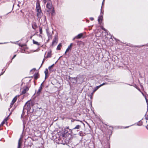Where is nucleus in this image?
Masks as SVG:
<instances>
[{
	"mask_svg": "<svg viewBox=\"0 0 148 148\" xmlns=\"http://www.w3.org/2000/svg\"><path fill=\"white\" fill-rule=\"evenodd\" d=\"M36 11L37 12L36 16H37V20L40 21L41 17L43 16V13L40 5V2L38 0H37L36 3Z\"/></svg>",
	"mask_w": 148,
	"mask_h": 148,
	"instance_id": "1",
	"label": "nucleus"
},
{
	"mask_svg": "<svg viewBox=\"0 0 148 148\" xmlns=\"http://www.w3.org/2000/svg\"><path fill=\"white\" fill-rule=\"evenodd\" d=\"M58 37L57 35H55L54 38L53 40L51 45L53 46L56 45L58 42Z\"/></svg>",
	"mask_w": 148,
	"mask_h": 148,
	"instance_id": "2",
	"label": "nucleus"
},
{
	"mask_svg": "<svg viewBox=\"0 0 148 148\" xmlns=\"http://www.w3.org/2000/svg\"><path fill=\"white\" fill-rule=\"evenodd\" d=\"M52 4L50 1H48L46 5V7L49 9H50L52 7Z\"/></svg>",
	"mask_w": 148,
	"mask_h": 148,
	"instance_id": "3",
	"label": "nucleus"
},
{
	"mask_svg": "<svg viewBox=\"0 0 148 148\" xmlns=\"http://www.w3.org/2000/svg\"><path fill=\"white\" fill-rule=\"evenodd\" d=\"M42 83L41 84L38 91L37 92V95H39L41 93L42 87Z\"/></svg>",
	"mask_w": 148,
	"mask_h": 148,
	"instance_id": "4",
	"label": "nucleus"
},
{
	"mask_svg": "<svg viewBox=\"0 0 148 148\" xmlns=\"http://www.w3.org/2000/svg\"><path fill=\"white\" fill-rule=\"evenodd\" d=\"M29 88L27 87H24L22 91V94H23L26 93V92L28 91Z\"/></svg>",
	"mask_w": 148,
	"mask_h": 148,
	"instance_id": "5",
	"label": "nucleus"
},
{
	"mask_svg": "<svg viewBox=\"0 0 148 148\" xmlns=\"http://www.w3.org/2000/svg\"><path fill=\"white\" fill-rule=\"evenodd\" d=\"M47 34L48 37V40L51 39L52 38V34L50 33L47 29H46Z\"/></svg>",
	"mask_w": 148,
	"mask_h": 148,
	"instance_id": "6",
	"label": "nucleus"
},
{
	"mask_svg": "<svg viewBox=\"0 0 148 148\" xmlns=\"http://www.w3.org/2000/svg\"><path fill=\"white\" fill-rule=\"evenodd\" d=\"M32 28L34 29H35L37 27V26L36 24V23L35 22H33L32 23Z\"/></svg>",
	"mask_w": 148,
	"mask_h": 148,
	"instance_id": "7",
	"label": "nucleus"
},
{
	"mask_svg": "<svg viewBox=\"0 0 148 148\" xmlns=\"http://www.w3.org/2000/svg\"><path fill=\"white\" fill-rule=\"evenodd\" d=\"M72 44L71 43L70 44V45L68 46V48H67V49H66V52L65 53V54H66V52H68L69 50H71V48L72 47Z\"/></svg>",
	"mask_w": 148,
	"mask_h": 148,
	"instance_id": "8",
	"label": "nucleus"
},
{
	"mask_svg": "<svg viewBox=\"0 0 148 148\" xmlns=\"http://www.w3.org/2000/svg\"><path fill=\"white\" fill-rule=\"evenodd\" d=\"M83 34L81 33L78 34L77 36L75 37V38H76V39H79L80 38L83 36Z\"/></svg>",
	"mask_w": 148,
	"mask_h": 148,
	"instance_id": "9",
	"label": "nucleus"
},
{
	"mask_svg": "<svg viewBox=\"0 0 148 148\" xmlns=\"http://www.w3.org/2000/svg\"><path fill=\"white\" fill-rule=\"evenodd\" d=\"M69 79L71 81V82L73 83H74L75 82H76V79L75 77H69Z\"/></svg>",
	"mask_w": 148,
	"mask_h": 148,
	"instance_id": "10",
	"label": "nucleus"
},
{
	"mask_svg": "<svg viewBox=\"0 0 148 148\" xmlns=\"http://www.w3.org/2000/svg\"><path fill=\"white\" fill-rule=\"evenodd\" d=\"M81 127V125H77L72 130L75 129H79Z\"/></svg>",
	"mask_w": 148,
	"mask_h": 148,
	"instance_id": "11",
	"label": "nucleus"
},
{
	"mask_svg": "<svg viewBox=\"0 0 148 148\" xmlns=\"http://www.w3.org/2000/svg\"><path fill=\"white\" fill-rule=\"evenodd\" d=\"M33 43L34 44L36 45H37L38 46H39L40 45V43H39L38 42L35 41V40H33Z\"/></svg>",
	"mask_w": 148,
	"mask_h": 148,
	"instance_id": "12",
	"label": "nucleus"
},
{
	"mask_svg": "<svg viewBox=\"0 0 148 148\" xmlns=\"http://www.w3.org/2000/svg\"><path fill=\"white\" fill-rule=\"evenodd\" d=\"M39 74L38 73H36L34 75V79L35 80H36L38 78Z\"/></svg>",
	"mask_w": 148,
	"mask_h": 148,
	"instance_id": "13",
	"label": "nucleus"
},
{
	"mask_svg": "<svg viewBox=\"0 0 148 148\" xmlns=\"http://www.w3.org/2000/svg\"><path fill=\"white\" fill-rule=\"evenodd\" d=\"M61 47H62L61 44V43L59 44L57 47V49L58 50H60Z\"/></svg>",
	"mask_w": 148,
	"mask_h": 148,
	"instance_id": "14",
	"label": "nucleus"
},
{
	"mask_svg": "<svg viewBox=\"0 0 148 148\" xmlns=\"http://www.w3.org/2000/svg\"><path fill=\"white\" fill-rule=\"evenodd\" d=\"M44 72L45 75V78H46L47 77V75L48 73V69H46Z\"/></svg>",
	"mask_w": 148,
	"mask_h": 148,
	"instance_id": "15",
	"label": "nucleus"
},
{
	"mask_svg": "<svg viewBox=\"0 0 148 148\" xmlns=\"http://www.w3.org/2000/svg\"><path fill=\"white\" fill-rule=\"evenodd\" d=\"M102 16H100L99 17V18L98 19V21L99 22V23H100V21H102Z\"/></svg>",
	"mask_w": 148,
	"mask_h": 148,
	"instance_id": "16",
	"label": "nucleus"
},
{
	"mask_svg": "<svg viewBox=\"0 0 148 148\" xmlns=\"http://www.w3.org/2000/svg\"><path fill=\"white\" fill-rule=\"evenodd\" d=\"M21 143L20 142V139L18 140V146L17 148H20V147L21 146Z\"/></svg>",
	"mask_w": 148,
	"mask_h": 148,
	"instance_id": "17",
	"label": "nucleus"
},
{
	"mask_svg": "<svg viewBox=\"0 0 148 148\" xmlns=\"http://www.w3.org/2000/svg\"><path fill=\"white\" fill-rule=\"evenodd\" d=\"M100 87L99 86H96L94 90H93V92H95Z\"/></svg>",
	"mask_w": 148,
	"mask_h": 148,
	"instance_id": "18",
	"label": "nucleus"
},
{
	"mask_svg": "<svg viewBox=\"0 0 148 148\" xmlns=\"http://www.w3.org/2000/svg\"><path fill=\"white\" fill-rule=\"evenodd\" d=\"M17 97L16 96L13 98V99L12 100V101L15 103L16 101V100H17Z\"/></svg>",
	"mask_w": 148,
	"mask_h": 148,
	"instance_id": "19",
	"label": "nucleus"
},
{
	"mask_svg": "<svg viewBox=\"0 0 148 148\" xmlns=\"http://www.w3.org/2000/svg\"><path fill=\"white\" fill-rule=\"evenodd\" d=\"M51 56V52H48L47 53V58L50 57Z\"/></svg>",
	"mask_w": 148,
	"mask_h": 148,
	"instance_id": "20",
	"label": "nucleus"
},
{
	"mask_svg": "<svg viewBox=\"0 0 148 148\" xmlns=\"http://www.w3.org/2000/svg\"><path fill=\"white\" fill-rule=\"evenodd\" d=\"M54 66V64H53L52 65H51V66H49V67L48 69H49V71H51V68L53 67V66Z\"/></svg>",
	"mask_w": 148,
	"mask_h": 148,
	"instance_id": "21",
	"label": "nucleus"
},
{
	"mask_svg": "<svg viewBox=\"0 0 148 148\" xmlns=\"http://www.w3.org/2000/svg\"><path fill=\"white\" fill-rule=\"evenodd\" d=\"M39 32L40 34H42V29L41 27H39Z\"/></svg>",
	"mask_w": 148,
	"mask_h": 148,
	"instance_id": "22",
	"label": "nucleus"
},
{
	"mask_svg": "<svg viewBox=\"0 0 148 148\" xmlns=\"http://www.w3.org/2000/svg\"><path fill=\"white\" fill-rule=\"evenodd\" d=\"M107 84V83L106 82V83H103L102 84L100 85L99 86L100 87H101V86L105 85V84Z\"/></svg>",
	"mask_w": 148,
	"mask_h": 148,
	"instance_id": "23",
	"label": "nucleus"
},
{
	"mask_svg": "<svg viewBox=\"0 0 148 148\" xmlns=\"http://www.w3.org/2000/svg\"><path fill=\"white\" fill-rule=\"evenodd\" d=\"M14 102H13L12 101L11 102V105H10V108H11L12 107V106L14 104Z\"/></svg>",
	"mask_w": 148,
	"mask_h": 148,
	"instance_id": "24",
	"label": "nucleus"
},
{
	"mask_svg": "<svg viewBox=\"0 0 148 148\" xmlns=\"http://www.w3.org/2000/svg\"><path fill=\"white\" fill-rule=\"evenodd\" d=\"M14 102H13L12 101L11 102V105H10V108H11L12 107V106L14 104Z\"/></svg>",
	"mask_w": 148,
	"mask_h": 148,
	"instance_id": "25",
	"label": "nucleus"
},
{
	"mask_svg": "<svg viewBox=\"0 0 148 148\" xmlns=\"http://www.w3.org/2000/svg\"><path fill=\"white\" fill-rule=\"evenodd\" d=\"M5 123V122L4 121H3L1 123V125H0V126H3V125Z\"/></svg>",
	"mask_w": 148,
	"mask_h": 148,
	"instance_id": "26",
	"label": "nucleus"
},
{
	"mask_svg": "<svg viewBox=\"0 0 148 148\" xmlns=\"http://www.w3.org/2000/svg\"><path fill=\"white\" fill-rule=\"evenodd\" d=\"M43 1V3L45 4L48 1V0H42Z\"/></svg>",
	"mask_w": 148,
	"mask_h": 148,
	"instance_id": "27",
	"label": "nucleus"
},
{
	"mask_svg": "<svg viewBox=\"0 0 148 148\" xmlns=\"http://www.w3.org/2000/svg\"><path fill=\"white\" fill-rule=\"evenodd\" d=\"M101 29L104 30V31H105L107 33V30H106V29H105L104 27H102Z\"/></svg>",
	"mask_w": 148,
	"mask_h": 148,
	"instance_id": "28",
	"label": "nucleus"
},
{
	"mask_svg": "<svg viewBox=\"0 0 148 148\" xmlns=\"http://www.w3.org/2000/svg\"><path fill=\"white\" fill-rule=\"evenodd\" d=\"M8 119V118H5L3 121H4L5 122H6V121H7Z\"/></svg>",
	"mask_w": 148,
	"mask_h": 148,
	"instance_id": "29",
	"label": "nucleus"
},
{
	"mask_svg": "<svg viewBox=\"0 0 148 148\" xmlns=\"http://www.w3.org/2000/svg\"><path fill=\"white\" fill-rule=\"evenodd\" d=\"M16 55H14V56H13V57L12 58V60L13 59H14V58H15L16 57Z\"/></svg>",
	"mask_w": 148,
	"mask_h": 148,
	"instance_id": "30",
	"label": "nucleus"
},
{
	"mask_svg": "<svg viewBox=\"0 0 148 148\" xmlns=\"http://www.w3.org/2000/svg\"><path fill=\"white\" fill-rule=\"evenodd\" d=\"M90 20H91V21H93V20H94V18L92 17H91L90 18Z\"/></svg>",
	"mask_w": 148,
	"mask_h": 148,
	"instance_id": "31",
	"label": "nucleus"
},
{
	"mask_svg": "<svg viewBox=\"0 0 148 148\" xmlns=\"http://www.w3.org/2000/svg\"><path fill=\"white\" fill-rule=\"evenodd\" d=\"M45 59H44L42 61V65L43 64V63L44 62V61H45Z\"/></svg>",
	"mask_w": 148,
	"mask_h": 148,
	"instance_id": "32",
	"label": "nucleus"
},
{
	"mask_svg": "<svg viewBox=\"0 0 148 148\" xmlns=\"http://www.w3.org/2000/svg\"><path fill=\"white\" fill-rule=\"evenodd\" d=\"M146 128L148 130V125L146 126Z\"/></svg>",
	"mask_w": 148,
	"mask_h": 148,
	"instance_id": "33",
	"label": "nucleus"
},
{
	"mask_svg": "<svg viewBox=\"0 0 148 148\" xmlns=\"http://www.w3.org/2000/svg\"><path fill=\"white\" fill-rule=\"evenodd\" d=\"M71 122H73L74 121V120H71Z\"/></svg>",
	"mask_w": 148,
	"mask_h": 148,
	"instance_id": "34",
	"label": "nucleus"
},
{
	"mask_svg": "<svg viewBox=\"0 0 148 148\" xmlns=\"http://www.w3.org/2000/svg\"><path fill=\"white\" fill-rule=\"evenodd\" d=\"M69 127H66V129H69Z\"/></svg>",
	"mask_w": 148,
	"mask_h": 148,
	"instance_id": "35",
	"label": "nucleus"
},
{
	"mask_svg": "<svg viewBox=\"0 0 148 148\" xmlns=\"http://www.w3.org/2000/svg\"><path fill=\"white\" fill-rule=\"evenodd\" d=\"M76 38H75V37L73 38V40H74Z\"/></svg>",
	"mask_w": 148,
	"mask_h": 148,
	"instance_id": "36",
	"label": "nucleus"
},
{
	"mask_svg": "<svg viewBox=\"0 0 148 148\" xmlns=\"http://www.w3.org/2000/svg\"><path fill=\"white\" fill-rule=\"evenodd\" d=\"M3 74V73H2V74H0V76L1 75H2Z\"/></svg>",
	"mask_w": 148,
	"mask_h": 148,
	"instance_id": "37",
	"label": "nucleus"
},
{
	"mask_svg": "<svg viewBox=\"0 0 148 148\" xmlns=\"http://www.w3.org/2000/svg\"><path fill=\"white\" fill-rule=\"evenodd\" d=\"M94 92H93L92 93V94H93V93H94Z\"/></svg>",
	"mask_w": 148,
	"mask_h": 148,
	"instance_id": "38",
	"label": "nucleus"
},
{
	"mask_svg": "<svg viewBox=\"0 0 148 148\" xmlns=\"http://www.w3.org/2000/svg\"><path fill=\"white\" fill-rule=\"evenodd\" d=\"M32 70H31L30 71L31 72L32 71Z\"/></svg>",
	"mask_w": 148,
	"mask_h": 148,
	"instance_id": "39",
	"label": "nucleus"
},
{
	"mask_svg": "<svg viewBox=\"0 0 148 148\" xmlns=\"http://www.w3.org/2000/svg\"><path fill=\"white\" fill-rule=\"evenodd\" d=\"M104 1V0H103V1ZM103 4V3H102V4Z\"/></svg>",
	"mask_w": 148,
	"mask_h": 148,
	"instance_id": "40",
	"label": "nucleus"
}]
</instances>
